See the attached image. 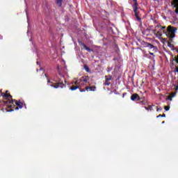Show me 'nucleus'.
<instances>
[{"mask_svg":"<svg viewBox=\"0 0 178 178\" xmlns=\"http://www.w3.org/2000/svg\"><path fill=\"white\" fill-rule=\"evenodd\" d=\"M176 30H177V29L172 26H168L167 30H163V33L169 38H175V37H176Z\"/></svg>","mask_w":178,"mask_h":178,"instance_id":"nucleus-1","label":"nucleus"},{"mask_svg":"<svg viewBox=\"0 0 178 178\" xmlns=\"http://www.w3.org/2000/svg\"><path fill=\"white\" fill-rule=\"evenodd\" d=\"M10 105H8V108H9L10 109V111H13V104H15L16 105V108L15 109H22V108H23L24 104L23 102H21L20 100L17 101L16 99H12V101L10 102Z\"/></svg>","mask_w":178,"mask_h":178,"instance_id":"nucleus-2","label":"nucleus"},{"mask_svg":"<svg viewBox=\"0 0 178 178\" xmlns=\"http://www.w3.org/2000/svg\"><path fill=\"white\" fill-rule=\"evenodd\" d=\"M161 25L157 24L155 27L154 29L153 30V33L156 37H158V38H161L162 37V29H161Z\"/></svg>","mask_w":178,"mask_h":178,"instance_id":"nucleus-3","label":"nucleus"},{"mask_svg":"<svg viewBox=\"0 0 178 178\" xmlns=\"http://www.w3.org/2000/svg\"><path fill=\"white\" fill-rule=\"evenodd\" d=\"M50 87H54V88H59V87L60 88H63V87H66V85H65L63 81H61V82L59 81L58 83H54V84L51 83L50 85Z\"/></svg>","mask_w":178,"mask_h":178,"instance_id":"nucleus-4","label":"nucleus"},{"mask_svg":"<svg viewBox=\"0 0 178 178\" xmlns=\"http://www.w3.org/2000/svg\"><path fill=\"white\" fill-rule=\"evenodd\" d=\"M1 93H0V97H3V98H12V95H10V94L8 93V91L6 90V93L2 92V90H0ZM2 104V102L0 101V108H1V105Z\"/></svg>","mask_w":178,"mask_h":178,"instance_id":"nucleus-5","label":"nucleus"},{"mask_svg":"<svg viewBox=\"0 0 178 178\" xmlns=\"http://www.w3.org/2000/svg\"><path fill=\"white\" fill-rule=\"evenodd\" d=\"M133 9L138 22H141V17H140V13L138 12V7H133Z\"/></svg>","mask_w":178,"mask_h":178,"instance_id":"nucleus-6","label":"nucleus"},{"mask_svg":"<svg viewBox=\"0 0 178 178\" xmlns=\"http://www.w3.org/2000/svg\"><path fill=\"white\" fill-rule=\"evenodd\" d=\"M79 44L81 45V47H83L84 48V49L88 51V52H94V50L92 49H90V47H87V45H86V44H84V42H80Z\"/></svg>","mask_w":178,"mask_h":178,"instance_id":"nucleus-7","label":"nucleus"},{"mask_svg":"<svg viewBox=\"0 0 178 178\" xmlns=\"http://www.w3.org/2000/svg\"><path fill=\"white\" fill-rule=\"evenodd\" d=\"M145 45L149 48V49H152V51H155V52H156V47H155V46H154L152 44L149 42H145Z\"/></svg>","mask_w":178,"mask_h":178,"instance_id":"nucleus-8","label":"nucleus"},{"mask_svg":"<svg viewBox=\"0 0 178 178\" xmlns=\"http://www.w3.org/2000/svg\"><path fill=\"white\" fill-rule=\"evenodd\" d=\"M106 81L104 83V86H111V80H112V76H109L108 78V76H105Z\"/></svg>","mask_w":178,"mask_h":178,"instance_id":"nucleus-9","label":"nucleus"},{"mask_svg":"<svg viewBox=\"0 0 178 178\" xmlns=\"http://www.w3.org/2000/svg\"><path fill=\"white\" fill-rule=\"evenodd\" d=\"M80 81H83V83H89L90 81V76H83L80 79Z\"/></svg>","mask_w":178,"mask_h":178,"instance_id":"nucleus-10","label":"nucleus"},{"mask_svg":"<svg viewBox=\"0 0 178 178\" xmlns=\"http://www.w3.org/2000/svg\"><path fill=\"white\" fill-rule=\"evenodd\" d=\"M131 101H136V99H138V101H140V96L138 95V94L135 93L131 96Z\"/></svg>","mask_w":178,"mask_h":178,"instance_id":"nucleus-11","label":"nucleus"},{"mask_svg":"<svg viewBox=\"0 0 178 178\" xmlns=\"http://www.w3.org/2000/svg\"><path fill=\"white\" fill-rule=\"evenodd\" d=\"M173 2H174V5H175L174 6H175V8H176L175 13L177 15H178V0H174Z\"/></svg>","mask_w":178,"mask_h":178,"instance_id":"nucleus-12","label":"nucleus"},{"mask_svg":"<svg viewBox=\"0 0 178 178\" xmlns=\"http://www.w3.org/2000/svg\"><path fill=\"white\" fill-rule=\"evenodd\" d=\"M97 87L95 86H86V91H95Z\"/></svg>","mask_w":178,"mask_h":178,"instance_id":"nucleus-13","label":"nucleus"},{"mask_svg":"<svg viewBox=\"0 0 178 178\" xmlns=\"http://www.w3.org/2000/svg\"><path fill=\"white\" fill-rule=\"evenodd\" d=\"M152 106L155 107V105L154 104H152V106L149 105L148 107L145 106V109H146V111H154V108H152Z\"/></svg>","mask_w":178,"mask_h":178,"instance_id":"nucleus-14","label":"nucleus"},{"mask_svg":"<svg viewBox=\"0 0 178 178\" xmlns=\"http://www.w3.org/2000/svg\"><path fill=\"white\" fill-rule=\"evenodd\" d=\"M83 68L86 70V72H87V73H91V70H90V67L87 65H85L83 66Z\"/></svg>","mask_w":178,"mask_h":178,"instance_id":"nucleus-15","label":"nucleus"},{"mask_svg":"<svg viewBox=\"0 0 178 178\" xmlns=\"http://www.w3.org/2000/svg\"><path fill=\"white\" fill-rule=\"evenodd\" d=\"M56 3L60 8L62 7V0H56Z\"/></svg>","mask_w":178,"mask_h":178,"instance_id":"nucleus-16","label":"nucleus"},{"mask_svg":"<svg viewBox=\"0 0 178 178\" xmlns=\"http://www.w3.org/2000/svg\"><path fill=\"white\" fill-rule=\"evenodd\" d=\"M79 88V86H73L70 88L71 91H75V90H77Z\"/></svg>","mask_w":178,"mask_h":178,"instance_id":"nucleus-17","label":"nucleus"},{"mask_svg":"<svg viewBox=\"0 0 178 178\" xmlns=\"http://www.w3.org/2000/svg\"><path fill=\"white\" fill-rule=\"evenodd\" d=\"M134 1V4L132 5L133 8H136L137 6H138V3L137 2V0H133Z\"/></svg>","mask_w":178,"mask_h":178,"instance_id":"nucleus-18","label":"nucleus"},{"mask_svg":"<svg viewBox=\"0 0 178 178\" xmlns=\"http://www.w3.org/2000/svg\"><path fill=\"white\" fill-rule=\"evenodd\" d=\"M115 52L119 54L120 51L119 50V47H118L117 44L115 45Z\"/></svg>","mask_w":178,"mask_h":178,"instance_id":"nucleus-19","label":"nucleus"},{"mask_svg":"<svg viewBox=\"0 0 178 178\" xmlns=\"http://www.w3.org/2000/svg\"><path fill=\"white\" fill-rule=\"evenodd\" d=\"M157 118H166V114L165 113H163V115L160 114L157 116Z\"/></svg>","mask_w":178,"mask_h":178,"instance_id":"nucleus-20","label":"nucleus"},{"mask_svg":"<svg viewBox=\"0 0 178 178\" xmlns=\"http://www.w3.org/2000/svg\"><path fill=\"white\" fill-rule=\"evenodd\" d=\"M81 83V81H80V79H79V80L76 81L74 83L76 84V86H79V84H80Z\"/></svg>","mask_w":178,"mask_h":178,"instance_id":"nucleus-21","label":"nucleus"},{"mask_svg":"<svg viewBox=\"0 0 178 178\" xmlns=\"http://www.w3.org/2000/svg\"><path fill=\"white\" fill-rule=\"evenodd\" d=\"M173 97H175V95H169L168 97V99H169V101H172V98H173Z\"/></svg>","mask_w":178,"mask_h":178,"instance_id":"nucleus-22","label":"nucleus"},{"mask_svg":"<svg viewBox=\"0 0 178 178\" xmlns=\"http://www.w3.org/2000/svg\"><path fill=\"white\" fill-rule=\"evenodd\" d=\"M164 109H165V111H169V109H170V106H165L164 107Z\"/></svg>","mask_w":178,"mask_h":178,"instance_id":"nucleus-23","label":"nucleus"},{"mask_svg":"<svg viewBox=\"0 0 178 178\" xmlns=\"http://www.w3.org/2000/svg\"><path fill=\"white\" fill-rule=\"evenodd\" d=\"M154 108H155V109H156V111H157V112H159V111H161V110H162V108H158V106H155Z\"/></svg>","mask_w":178,"mask_h":178,"instance_id":"nucleus-24","label":"nucleus"},{"mask_svg":"<svg viewBox=\"0 0 178 178\" xmlns=\"http://www.w3.org/2000/svg\"><path fill=\"white\" fill-rule=\"evenodd\" d=\"M86 91H87V90L85 89H80V92H86Z\"/></svg>","mask_w":178,"mask_h":178,"instance_id":"nucleus-25","label":"nucleus"},{"mask_svg":"<svg viewBox=\"0 0 178 178\" xmlns=\"http://www.w3.org/2000/svg\"><path fill=\"white\" fill-rule=\"evenodd\" d=\"M47 83H51V84H54V82H51V80H49V79H47Z\"/></svg>","mask_w":178,"mask_h":178,"instance_id":"nucleus-26","label":"nucleus"},{"mask_svg":"<svg viewBox=\"0 0 178 178\" xmlns=\"http://www.w3.org/2000/svg\"><path fill=\"white\" fill-rule=\"evenodd\" d=\"M160 29H161V30H163H163H165V29H166V26H161Z\"/></svg>","mask_w":178,"mask_h":178,"instance_id":"nucleus-27","label":"nucleus"},{"mask_svg":"<svg viewBox=\"0 0 178 178\" xmlns=\"http://www.w3.org/2000/svg\"><path fill=\"white\" fill-rule=\"evenodd\" d=\"M125 95H127V92L123 93V95H122V98H124V96H125Z\"/></svg>","mask_w":178,"mask_h":178,"instance_id":"nucleus-28","label":"nucleus"},{"mask_svg":"<svg viewBox=\"0 0 178 178\" xmlns=\"http://www.w3.org/2000/svg\"><path fill=\"white\" fill-rule=\"evenodd\" d=\"M149 54L154 56V53L149 52Z\"/></svg>","mask_w":178,"mask_h":178,"instance_id":"nucleus-29","label":"nucleus"},{"mask_svg":"<svg viewBox=\"0 0 178 178\" xmlns=\"http://www.w3.org/2000/svg\"><path fill=\"white\" fill-rule=\"evenodd\" d=\"M174 95V97H175V95H176V93L172 92V95Z\"/></svg>","mask_w":178,"mask_h":178,"instance_id":"nucleus-30","label":"nucleus"},{"mask_svg":"<svg viewBox=\"0 0 178 178\" xmlns=\"http://www.w3.org/2000/svg\"><path fill=\"white\" fill-rule=\"evenodd\" d=\"M176 72L178 73V67H176Z\"/></svg>","mask_w":178,"mask_h":178,"instance_id":"nucleus-31","label":"nucleus"},{"mask_svg":"<svg viewBox=\"0 0 178 178\" xmlns=\"http://www.w3.org/2000/svg\"><path fill=\"white\" fill-rule=\"evenodd\" d=\"M44 76H45V77H48V76L47 75V74H44Z\"/></svg>","mask_w":178,"mask_h":178,"instance_id":"nucleus-32","label":"nucleus"},{"mask_svg":"<svg viewBox=\"0 0 178 178\" xmlns=\"http://www.w3.org/2000/svg\"><path fill=\"white\" fill-rule=\"evenodd\" d=\"M4 102V104H8V101L7 102Z\"/></svg>","mask_w":178,"mask_h":178,"instance_id":"nucleus-33","label":"nucleus"},{"mask_svg":"<svg viewBox=\"0 0 178 178\" xmlns=\"http://www.w3.org/2000/svg\"><path fill=\"white\" fill-rule=\"evenodd\" d=\"M163 123H165V121H163V122H162V124H163Z\"/></svg>","mask_w":178,"mask_h":178,"instance_id":"nucleus-34","label":"nucleus"}]
</instances>
